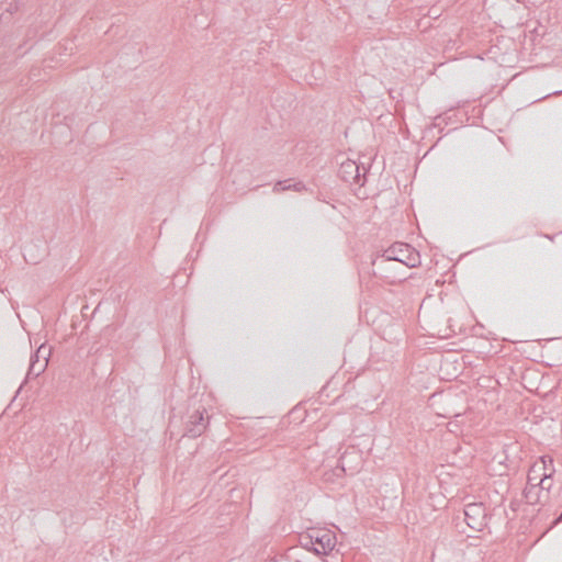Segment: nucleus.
I'll return each mask as SVG.
<instances>
[{
  "instance_id": "8",
  "label": "nucleus",
  "mask_w": 562,
  "mask_h": 562,
  "mask_svg": "<svg viewBox=\"0 0 562 562\" xmlns=\"http://www.w3.org/2000/svg\"><path fill=\"white\" fill-rule=\"evenodd\" d=\"M541 488L538 485L526 486L524 490V497L526 502L530 505H535L539 502V494L541 493Z\"/></svg>"
},
{
  "instance_id": "1",
  "label": "nucleus",
  "mask_w": 562,
  "mask_h": 562,
  "mask_svg": "<svg viewBox=\"0 0 562 562\" xmlns=\"http://www.w3.org/2000/svg\"><path fill=\"white\" fill-rule=\"evenodd\" d=\"M384 261H398L414 268L420 263L419 254L408 244L395 243L383 251L380 257Z\"/></svg>"
},
{
  "instance_id": "6",
  "label": "nucleus",
  "mask_w": 562,
  "mask_h": 562,
  "mask_svg": "<svg viewBox=\"0 0 562 562\" xmlns=\"http://www.w3.org/2000/svg\"><path fill=\"white\" fill-rule=\"evenodd\" d=\"M304 189H305V186L303 184V182L299 181V182L292 183L291 180L279 181L273 187L274 192L286 191V190H294V191L300 192Z\"/></svg>"
},
{
  "instance_id": "11",
  "label": "nucleus",
  "mask_w": 562,
  "mask_h": 562,
  "mask_svg": "<svg viewBox=\"0 0 562 562\" xmlns=\"http://www.w3.org/2000/svg\"><path fill=\"white\" fill-rule=\"evenodd\" d=\"M49 356H50V349L47 348L45 345H42L37 348L35 353L31 357V360L45 361L47 364Z\"/></svg>"
},
{
  "instance_id": "14",
  "label": "nucleus",
  "mask_w": 562,
  "mask_h": 562,
  "mask_svg": "<svg viewBox=\"0 0 562 562\" xmlns=\"http://www.w3.org/2000/svg\"><path fill=\"white\" fill-rule=\"evenodd\" d=\"M541 459H542L543 468L546 469V467H547L546 465V459H544V457H542Z\"/></svg>"
},
{
  "instance_id": "16",
  "label": "nucleus",
  "mask_w": 562,
  "mask_h": 562,
  "mask_svg": "<svg viewBox=\"0 0 562 562\" xmlns=\"http://www.w3.org/2000/svg\"><path fill=\"white\" fill-rule=\"evenodd\" d=\"M549 462H550V465L552 467L553 465V460L551 458H549Z\"/></svg>"
},
{
  "instance_id": "7",
  "label": "nucleus",
  "mask_w": 562,
  "mask_h": 562,
  "mask_svg": "<svg viewBox=\"0 0 562 562\" xmlns=\"http://www.w3.org/2000/svg\"><path fill=\"white\" fill-rule=\"evenodd\" d=\"M536 472V469L532 468L530 470V473L528 475V485L527 486H530V485H538L539 488L541 490H550L551 487V484H548L547 485V481L551 479V473H543L542 477L540 479L539 483H533V481L537 480L536 476H533V473Z\"/></svg>"
},
{
  "instance_id": "3",
  "label": "nucleus",
  "mask_w": 562,
  "mask_h": 562,
  "mask_svg": "<svg viewBox=\"0 0 562 562\" xmlns=\"http://www.w3.org/2000/svg\"><path fill=\"white\" fill-rule=\"evenodd\" d=\"M467 525L474 530H482L486 526V509L482 503H470L464 507Z\"/></svg>"
},
{
  "instance_id": "12",
  "label": "nucleus",
  "mask_w": 562,
  "mask_h": 562,
  "mask_svg": "<svg viewBox=\"0 0 562 562\" xmlns=\"http://www.w3.org/2000/svg\"><path fill=\"white\" fill-rule=\"evenodd\" d=\"M300 544L302 546V548L314 552L315 546L313 539H311L310 529L307 530V532L300 536Z\"/></svg>"
},
{
  "instance_id": "13",
  "label": "nucleus",
  "mask_w": 562,
  "mask_h": 562,
  "mask_svg": "<svg viewBox=\"0 0 562 562\" xmlns=\"http://www.w3.org/2000/svg\"><path fill=\"white\" fill-rule=\"evenodd\" d=\"M461 415H462L461 412H447L442 416L446 417V418H450V417H459Z\"/></svg>"
},
{
  "instance_id": "15",
  "label": "nucleus",
  "mask_w": 562,
  "mask_h": 562,
  "mask_svg": "<svg viewBox=\"0 0 562 562\" xmlns=\"http://www.w3.org/2000/svg\"><path fill=\"white\" fill-rule=\"evenodd\" d=\"M557 521H562V512Z\"/></svg>"
},
{
  "instance_id": "9",
  "label": "nucleus",
  "mask_w": 562,
  "mask_h": 562,
  "mask_svg": "<svg viewBox=\"0 0 562 562\" xmlns=\"http://www.w3.org/2000/svg\"><path fill=\"white\" fill-rule=\"evenodd\" d=\"M46 367H47V364L45 361L31 360L29 371H27V376L29 378H31V376L37 378L40 374H42L45 371Z\"/></svg>"
},
{
  "instance_id": "5",
  "label": "nucleus",
  "mask_w": 562,
  "mask_h": 562,
  "mask_svg": "<svg viewBox=\"0 0 562 562\" xmlns=\"http://www.w3.org/2000/svg\"><path fill=\"white\" fill-rule=\"evenodd\" d=\"M339 172L345 181L353 180L356 183H360V168L356 161H344L340 166Z\"/></svg>"
},
{
  "instance_id": "2",
  "label": "nucleus",
  "mask_w": 562,
  "mask_h": 562,
  "mask_svg": "<svg viewBox=\"0 0 562 562\" xmlns=\"http://www.w3.org/2000/svg\"><path fill=\"white\" fill-rule=\"evenodd\" d=\"M311 539L314 542V553L317 555L328 554L336 546L335 533L325 528H311Z\"/></svg>"
},
{
  "instance_id": "4",
  "label": "nucleus",
  "mask_w": 562,
  "mask_h": 562,
  "mask_svg": "<svg viewBox=\"0 0 562 562\" xmlns=\"http://www.w3.org/2000/svg\"><path fill=\"white\" fill-rule=\"evenodd\" d=\"M206 429L204 422V411L196 409L193 412L186 426V436L190 438H196L201 436Z\"/></svg>"
},
{
  "instance_id": "10",
  "label": "nucleus",
  "mask_w": 562,
  "mask_h": 562,
  "mask_svg": "<svg viewBox=\"0 0 562 562\" xmlns=\"http://www.w3.org/2000/svg\"><path fill=\"white\" fill-rule=\"evenodd\" d=\"M352 457L359 458L358 453L356 451L352 452H345L340 459H339V467L344 472L349 471L351 474L357 471V468L349 467V461Z\"/></svg>"
}]
</instances>
